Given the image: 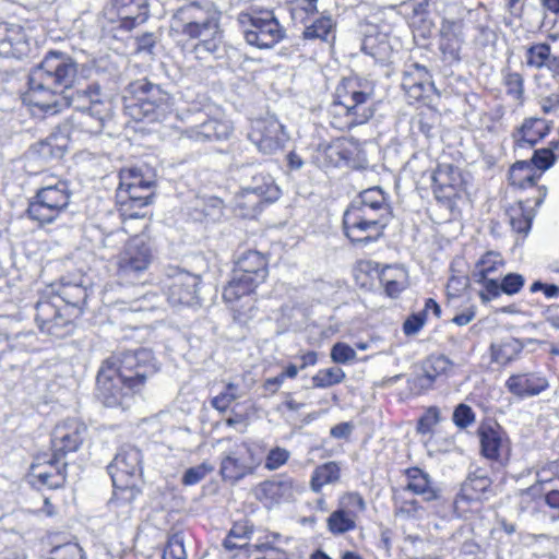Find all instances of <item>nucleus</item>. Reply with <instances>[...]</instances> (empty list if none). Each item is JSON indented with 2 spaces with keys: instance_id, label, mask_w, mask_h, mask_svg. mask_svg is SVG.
I'll use <instances>...</instances> for the list:
<instances>
[{
  "instance_id": "9",
  "label": "nucleus",
  "mask_w": 559,
  "mask_h": 559,
  "mask_svg": "<svg viewBox=\"0 0 559 559\" xmlns=\"http://www.w3.org/2000/svg\"><path fill=\"white\" fill-rule=\"evenodd\" d=\"M200 284L199 275L169 267L163 281V289L171 306L192 307L200 304Z\"/></svg>"
},
{
  "instance_id": "52",
  "label": "nucleus",
  "mask_w": 559,
  "mask_h": 559,
  "mask_svg": "<svg viewBox=\"0 0 559 559\" xmlns=\"http://www.w3.org/2000/svg\"><path fill=\"white\" fill-rule=\"evenodd\" d=\"M163 559H187L182 533L177 532L169 536L163 551Z\"/></svg>"
},
{
  "instance_id": "22",
  "label": "nucleus",
  "mask_w": 559,
  "mask_h": 559,
  "mask_svg": "<svg viewBox=\"0 0 559 559\" xmlns=\"http://www.w3.org/2000/svg\"><path fill=\"white\" fill-rule=\"evenodd\" d=\"M31 51L26 29L15 23H0V56L21 59Z\"/></svg>"
},
{
  "instance_id": "5",
  "label": "nucleus",
  "mask_w": 559,
  "mask_h": 559,
  "mask_svg": "<svg viewBox=\"0 0 559 559\" xmlns=\"http://www.w3.org/2000/svg\"><path fill=\"white\" fill-rule=\"evenodd\" d=\"M124 112L134 121H163L173 110V98L147 79L136 80L126 88Z\"/></svg>"
},
{
  "instance_id": "11",
  "label": "nucleus",
  "mask_w": 559,
  "mask_h": 559,
  "mask_svg": "<svg viewBox=\"0 0 559 559\" xmlns=\"http://www.w3.org/2000/svg\"><path fill=\"white\" fill-rule=\"evenodd\" d=\"M148 16L147 0H107L103 8V17L124 32L144 24Z\"/></svg>"
},
{
  "instance_id": "29",
  "label": "nucleus",
  "mask_w": 559,
  "mask_h": 559,
  "mask_svg": "<svg viewBox=\"0 0 559 559\" xmlns=\"http://www.w3.org/2000/svg\"><path fill=\"white\" fill-rule=\"evenodd\" d=\"M433 193L438 200H451L460 182L459 169L450 164L439 165L432 176Z\"/></svg>"
},
{
  "instance_id": "20",
  "label": "nucleus",
  "mask_w": 559,
  "mask_h": 559,
  "mask_svg": "<svg viewBox=\"0 0 559 559\" xmlns=\"http://www.w3.org/2000/svg\"><path fill=\"white\" fill-rule=\"evenodd\" d=\"M141 461L142 455L139 449L132 445L121 447L107 466L111 481L136 480V476L142 473Z\"/></svg>"
},
{
  "instance_id": "33",
  "label": "nucleus",
  "mask_w": 559,
  "mask_h": 559,
  "mask_svg": "<svg viewBox=\"0 0 559 559\" xmlns=\"http://www.w3.org/2000/svg\"><path fill=\"white\" fill-rule=\"evenodd\" d=\"M525 278L518 273H508L499 283L498 280L486 282V293H480L483 301H489L500 296L501 293L512 296L518 294L524 286Z\"/></svg>"
},
{
  "instance_id": "40",
  "label": "nucleus",
  "mask_w": 559,
  "mask_h": 559,
  "mask_svg": "<svg viewBox=\"0 0 559 559\" xmlns=\"http://www.w3.org/2000/svg\"><path fill=\"white\" fill-rule=\"evenodd\" d=\"M334 27L335 24L331 16H320L305 25L301 38L308 41L332 43L335 39Z\"/></svg>"
},
{
  "instance_id": "43",
  "label": "nucleus",
  "mask_w": 559,
  "mask_h": 559,
  "mask_svg": "<svg viewBox=\"0 0 559 559\" xmlns=\"http://www.w3.org/2000/svg\"><path fill=\"white\" fill-rule=\"evenodd\" d=\"M361 51L372 57L377 62L384 63L391 55V46L384 34H368L361 43Z\"/></svg>"
},
{
  "instance_id": "54",
  "label": "nucleus",
  "mask_w": 559,
  "mask_h": 559,
  "mask_svg": "<svg viewBox=\"0 0 559 559\" xmlns=\"http://www.w3.org/2000/svg\"><path fill=\"white\" fill-rule=\"evenodd\" d=\"M441 420L440 409L437 406H430L427 411L419 417L416 426V431L420 435L431 433L433 427L438 425Z\"/></svg>"
},
{
  "instance_id": "31",
  "label": "nucleus",
  "mask_w": 559,
  "mask_h": 559,
  "mask_svg": "<svg viewBox=\"0 0 559 559\" xmlns=\"http://www.w3.org/2000/svg\"><path fill=\"white\" fill-rule=\"evenodd\" d=\"M233 131L227 121L207 119L204 122L186 130L187 138L195 142L219 141L228 139Z\"/></svg>"
},
{
  "instance_id": "26",
  "label": "nucleus",
  "mask_w": 559,
  "mask_h": 559,
  "mask_svg": "<svg viewBox=\"0 0 559 559\" xmlns=\"http://www.w3.org/2000/svg\"><path fill=\"white\" fill-rule=\"evenodd\" d=\"M548 385V380L536 372L512 374L506 381L508 391L519 399L536 396Z\"/></svg>"
},
{
  "instance_id": "27",
  "label": "nucleus",
  "mask_w": 559,
  "mask_h": 559,
  "mask_svg": "<svg viewBox=\"0 0 559 559\" xmlns=\"http://www.w3.org/2000/svg\"><path fill=\"white\" fill-rule=\"evenodd\" d=\"M406 477L408 483L405 490L421 496L427 502L441 500V489L428 473L418 467H412L406 471Z\"/></svg>"
},
{
  "instance_id": "23",
  "label": "nucleus",
  "mask_w": 559,
  "mask_h": 559,
  "mask_svg": "<svg viewBox=\"0 0 559 559\" xmlns=\"http://www.w3.org/2000/svg\"><path fill=\"white\" fill-rule=\"evenodd\" d=\"M67 467L68 463L66 461L57 463L52 455L45 465H31L28 481L32 486H36L38 488H62L67 481Z\"/></svg>"
},
{
  "instance_id": "7",
  "label": "nucleus",
  "mask_w": 559,
  "mask_h": 559,
  "mask_svg": "<svg viewBox=\"0 0 559 559\" xmlns=\"http://www.w3.org/2000/svg\"><path fill=\"white\" fill-rule=\"evenodd\" d=\"M237 21L246 43L259 49L274 47L286 35L285 28L272 11L240 12Z\"/></svg>"
},
{
  "instance_id": "8",
  "label": "nucleus",
  "mask_w": 559,
  "mask_h": 559,
  "mask_svg": "<svg viewBox=\"0 0 559 559\" xmlns=\"http://www.w3.org/2000/svg\"><path fill=\"white\" fill-rule=\"evenodd\" d=\"M71 198L69 185L64 180H56L53 186H43L29 199L26 215L40 226L53 223L63 213Z\"/></svg>"
},
{
  "instance_id": "39",
  "label": "nucleus",
  "mask_w": 559,
  "mask_h": 559,
  "mask_svg": "<svg viewBox=\"0 0 559 559\" xmlns=\"http://www.w3.org/2000/svg\"><path fill=\"white\" fill-rule=\"evenodd\" d=\"M177 15L182 25H191L221 17L219 12L211 3L200 4L198 2H190L181 7Z\"/></svg>"
},
{
  "instance_id": "49",
  "label": "nucleus",
  "mask_w": 559,
  "mask_h": 559,
  "mask_svg": "<svg viewBox=\"0 0 559 559\" xmlns=\"http://www.w3.org/2000/svg\"><path fill=\"white\" fill-rule=\"evenodd\" d=\"M5 342L12 350L32 352L38 348L37 337L33 331L20 332L12 336H7Z\"/></svg>"
},
{
  "instance_id": "46",
  "label": "nucleus",
  "mask_w": 559,
  "mask_h": 559,
  "mask_svg": "<svg viewBox=\"0 0 559 559\" xmlns=\"http://www.w3.org/2000/svg\"><path fill=\"white\" fill-rule=\"evenodd\" d=\"M507 214L509 215L510 225L514 231L524 235L530 231L535 214L526 210L524 202L520 201L516 205L511 206Z\"/></svg>"
},
{
  "instance_id": "6",
  "label": "nucleus",
  "mask_w": 559,
  "mask_h": 559,
  "mask_svg": "<svg viewBox=\"0 0 559 559\" xmlns=\"http://www.w3.org/2000/svg\"><path fill=\"white\" fill-rule=\"evenodd\" d=\"M373 86L361 80H348L336 88L333 108L344 115V128L350 130L368 122L373 114Z\"/></svg>"
},
{
  "instance_id": "60",
  "label": "nucleus",
  "mask_w": 559,
  "mask_h": 559,
  "mask_svg": "<svg viewBox=\"0 0 559 559\" xmlns=\"http://www.w3.org/2000/svg\"><path fill=\"white\" fill-rule=\"evenodd\" d=\"M290 453L284 448L275 447L266 455L264 467L275 471L283 466L289 459Z\"/></svg>"
},
{
  "instance_id": "12",
  "label": "nucleus",
  "mask_w": 559,
  "mask_h": 559,
  "mask_svg": "<svg viewBox=\"0 0 559 559\" xmlns=\"http://www.w3.org/2000/svg\"><path fill=\"white\" fill-rule=\"evenodd\" d=\"M261 460L254 450L247 443L236 445L224 453L221 460L219 473L223 480L236 484L248 475L254 473Z\"/></svg>"
},
{
  "instance_id": "41",
  "label": "nucleus",
  "mask_w": 559,
  "mask_h": 559,
  "mask_svg": "<svg viewBox=\"0 0 559 559\" xmlns=\"http://www.w3.org/2000/svg\"><path fill=\"white\" fill-rule=\"evenodd\" d=\"M263 203H266L265 199L240 188V191L234 198L233 207L236 215L242 218H253L261 212Z\"/></svg>"
},
{
  "instance_id": "17",
  "label": "nucleus",
  "mask_w": 559,
  "mask_h": 559,
  "mask_svg": "<svg viewBox=\"0 0 559 559\" xmlns=\"http://www.w3.org/2000/svg\"><path fill=\"white\" fill-rule=\"evenodd\" d=\"M557 156L552 148L535 150L531 160H518L510 169L509 180L512 186L521 189L534 187L542 174H531L532 165L540 171L548 170L556 162Z\"/></svg>"
},
{
  "instance_id": "35",
  "label": "nucleus",
  "mask_w": 559,
  "mask_h": 559,
  "mask_svg": "<svg viewBox=\"0 0 559 559\" xmlns=\"http://www.w3.org/2000/svg\"><path fill=\"white\" fill-rule=\"evenodd\" d=\"M264 281H255L254 277L234 270L231 280L224 288L223 298L226 302H234L240 297L252 293Z\"/></svg>"
},
{
  "instance_id": "44",
  "label": "nucleus",
  "mask_w": 559,
  "mask_h": 559,
  "mask_svg": "<svg viewBox=\"0 0 559 559\" xmlns=\"http://www.w3.org/2000/svg\"><path fill=\"white\" fill-rule=\"evenodd\" d=\"M522 350L523 344L521 341L512 337L490 346L492 361L500 365L513 361Z\"/></svg>"
},
{
  "instance_id": "18",
  "label": "nucleus",
  "mask_w": 559,
  "mask_h": 559,
  "mask_svg": "<svg viewBox=\"0 0 559 559\" xmlns=\"http://www.w3.org/2000/svg\"><path fill=\"white\" fill-rule=\"evenodd\" d=\"M304 487L286 475H278L258 485L255 497L266 507L293 501Z\"/></svg>"
},
{
  "instance_id": "19",
  "label": "nucleus",
  "mask_w": 559,
  "mask_h": 559,
  "mask_svg": "<svg viewBox=\"0 0 559 559\" xmlns=\"http://www.w3.org/2000/svg\"><path fill=\"white\" fill-rule=\"evenodd\" d=\"M248 138L263 154H274L286 141L284 126L275 119L257 121Z\"/></svg>"
},
{
  "instance_id": "48",
  "label": "nucleus",
  "mask_w": 559,
  "mask_h": 559,
  "mask_svg": "<svg viewBox=\"0 0 559 559\" xmlns=\"http://www.w3.org/2000/svg\"><path fill=\"white\" fill-rule=\"evenodd\" d=\"M346 374L340 367H331L326 369H320L312 377L313 388H329L343 382Z\"/></svg>"
},
{
  "instance_id": "50",
  "label": "nucleus",
  "mask_w": 559,
  "mask_h": 559,
  "mask_svg": "<svg viewBox=\"0 0 559 559\" xmlns=\"http://www.w3.org/2000/svg\"><path fill=\"white\" fill-rule=\"evenodd\" d=\"M48 559H86L83 548L73 542L53 546L48 554Z\"/></svg>"
},
{
  "instance_id": "37",
  "label": "nucleus",
  "mask_w": 559,
  "mask_h": 559,
  "mask_svg": "<svg viewBox=\"0 0 559 559\" xmlns=\"http://www.w3.org/2000/svg\"><path fill=\"white\" fill-rule=\"evenodd\" d=\"M477 435L481 454L489 460H497L501 448L500 427L497 424L483 423L478 427Z\"/></svg>"
},
{
  "instance_id": "47",
  "label": "nucleus",
  "mask_w": 559,
  "mask_h": 559,
  "mask_svg": "<svg viewBox=\"0 0 559 559\" xmlns=\"http://www.w3.org/2000/svg\"><path fill=\"white\" fill-rule=\"evenodd\" d=\"M419 83H414L409 78L402 80V87L407 97L412 100H420L426 96L432 86L431 76L427 69H418Z\"/></svg>"
},
{
  "instance_id": "10",
  "label": "nucleus",
  "mask_w": 559,
  "mask_h": 559,
  "mask_svg": "<svg viewBox=\"0 0 559 559\" xmlns=\"http://www.w3.org/2000/svg\"><path fill=\"white\" fill-rule=\"evenodd\" d=\"M35 322L41 333L63 338L74 330V313L52 299H40L35 305Z\"/></svg>"
},
{
  "instance_id": "2",
  "label": "nucleus",
  "mask_w": 559,
  "mask_h": 559,
  "mask_svg": "<svg viewBox=\"0 0 559 559\" xmlns=\"http://www.w3.org/2000/svg\"><path fill=\"white\" fill-rule=\"evenodd\" d=\"M392 217L389 195L381 187L358 193L343 214V230L354 245L367 246L379 240Z\"/></svg>"
},
{
  "instance_id": "24",
  "label": "nucleus",
  "mask_w": 559,
  "mask_h": 559,
  "mask_svg": "<svg viewBox=\"0 0 559 559\" xmlns=\"http://www.w3.org/2000/svg\"><path fill=\"white\" fill-rule=\"evenodd\" d=\"M240 180L243 191L254 192V194L265 199L266 203L274 202L280 198L281 190L275 185L274 179L255 166L243 167Z\"/></svg>"
},
{
  "instance_id": "14",
  "label": "nucleus",
  "mask_w": 559,
  "mask_h": 559,
  "mask_svg": "<svg viewBox=\"0 0 559 559\" xmlns=\"http://www.w3.org/2000/svg\"><path fill=\"white\" fill-rule=\"evenodd\" d=\"M182 34L189 38L198 39L193 50L199 59H204L205 55H211L215 59L223 57L221 53L223 50V32L219 26V17L191 25H182Z\"/></svg>"
},
{
  "instance_id": "1",
  "label": "nucleus",
  "mask_w": 559,
  "mask_h": 559,
  "mask_svg": "<svg viewBox=\"0 0 559 559\" xmlns=\"http://www.w3.org/2000/svg\"><path fill=\"white\" fill-rule=\"evenodd\" d=\"M159 370L151 349L138 347L105 359L96 377V399L106 407L129 408L148 379Z\"/></svg>"
},
{
  "instance_id": "58",
  "label": "nucleus",
  "mask_w": 559,
  "mask_h": 559,
  "mask_svg": "<svg viewBox=\"0 0 559 559\" xmlns=\"http://www.w3.org/2000/svg\"><path fill=\"white\" fill-rule=\"evenodd\" d=\"M213 466L209 463H202L198 466L188 468L182 476V484L192 486L200 483L207 474L213 472Z\"/></svg>"
},
{
  "instance_id": "34",
  "label": "nucleus",
  "mask_w": 559,
  "mask_h": 559,
  "mask_svg": "<svg viewBox=\"0 0 559 559\" xmlns=\"http://www.w3.org/2000/svg\"><path fill=\"white\" fill-rule=\"evenodd\" d=\"M236 271L252 276L255 281H265L269 275L267 261L255 250H248L236 261Z\"/></svg>"
},
{
  "instance_id": "56",
  "label": "nucleus",
  "mask_w": 559,
  "mask_h": 559,
  "mask_svg": "<svg viewBox=\"0 0 559 559\" xmlns=\"http://www.w3.org/2000/svg\"><path fill=\"white\" fill-rule=\"evenodd\" d=\"M542 488L540 484H535L526 489H523L519 493V508L521 512L535 510V499L540 497Z\"/></svg>"
},
{
  "instance_id": "42",
  "label": "nucleus",
  "mask_w": 559,
  "mask_h": 559,
  "mask_svg": "<svg viewBox=\"0 0 559 559\" xmlns=\"http://www.w3.org/2000/svg\"><path fill=\"white\" fill-rule=\"evenodd\" d=\"M86 298L87 292L82 285H63L53 300L64 302L63 307H68L69 311L78 318L82 313Z\"/></svg>"
},
{
  "instance_id": "30",
  "label": "nucleus",
  "mask_w": 559,
  "mask_h": 559,
  "mask_svg": "<svg viewBox=\"0 0 559 559\" xmlns=\"http://www.w3.org/2000/svg\"><path fill=\"white\" fill-rule=\"evenodd\" d=\"M453 362L444 355H430L421 364L423 374L414 378V383L420 389H429L441 376H447Z\"/></svg>"
},
{
  "instance_id": "62",
  "label": "nucleus",
  "mask_w": 559,
  "mask_h": 559,
  "mask_svg": "<svg viewBox=\"0 0 559 559\" xmlns=\"http://www.w3.org/2000/svg\"><path fill=\"white\" fill-rule=\"evenodd\" d=\"M356 352L346 343L338 342L331 349V358L336 364H347L354 360Z\"/></svg>"
},
{
  "instance_id": "61",
  "label": "nucleus",
  "mask_w": 559,
  "mask_h": 559,
  "mask_svg": "<svg viewBox=\"0 0 559 559\" xmlns=\"http://www.w3.org/2000/svg\"><path fill=\"white\" fill-rule=\"evenodd\" d=\"M391 269L384 270L380 275V282L384 286L385 294L391 298H396L405 288L404 282L390 275Z\"/></svg>"
},
{
  "instance_id": "55",
  "label": "nucleus",
  "mask_w": 559,
  "mask_h": 559,
  "mask_svg": "<svg viewBox=\"0 0 559 559\" xmlns=\"http://www.w3.org/2000/svg\"><path fill=\"white\" fill-rule=\"evenodd\" d=\"M452 420L457 428L465 429L475 421V413L469 405L460 403L453 411Z\"/></svg>"
},
{
  "instance_id": "51",
  "label": "nucleus",
  "mask_w": 559,
  "mask_h": 559,
  "mask_svg": "<svg viewBox=\"0 0 559 559\" xmlns=\"http://www.w3.org/2000/svg\"><path fill=\"white\" fill-rule=\"evenodd\" d=\"M241 397L238 385L228 383L224 391L214 396L211 401L212 406L218 412H226L233 402Z\"/></svg>"
},
{
  "instance_id": "53",
  "label": "nucleus",
  "mask_w": 559,
  "mask_h": 559,
  "mask_svg": "<svg viewBox=\"0 0 559 559\" xmlns=\"http://www.w3.org/2000/svg\"><path fill=\"white\" fill-rule=\"evenodd\" d=\"M154 188L144 187L143 189L135 190L133 193H124V198L120 199L123 205H129L130 207L142 209L151 203L154 197Z\"/></svg>"
},
{
  "instance_id": "28",
  "label": "nucleus",
  "mask_w": 559,
  "mask_h": 559,
  "mask_svg": "<svg viewBox=\"0 0 559 559\" xmlns=\"http://www.w3.org/2000/svg\"><path fill=\"white\" fill-rule=\"evenodd\" d=\"M551 130L550 122L542 118H526L522 126L513 133L518 147H533L543 140Z\"/></svg>"
},
{
  "instance_id": "4",
  "label": "nucleus",
  "mask_w": 559,
  "mask_h": 559,
  "mask_svg": "<svg viewBox=\"0 0 559 559\" xmlns=\"http://www.w3.org/2000/svg\"><path fill=\"white\" fill-rule=\"evenodd\" d=\"M66 104L75 110V114L64 121L69 123L73 135L76 131L91 135L99 134L111 118L110 103L98 83L76 88L73 96H67Z\"/></svg>"
},
{
  "instance_id": "64",
  "label": "nucleus",
  "mask_w": 559,
  "mask_h": 559,
  "mask_svg": "<svg viewBox=\"0 0 559 559\" xmlns=\"http://www.w3.org/2000/svg\"><path fill=\"white\" fill-rule=\"evenodd\" d=\"M427 318L425 312L412 313L403 323V332L405 335H415L425 325Z\"/></svg>"
},
{
  "instance_id": "63",
  "label": "nucleus",
  "mask_w": 559,
  "mask_h": 559,
  "mask_svg": "<svg viewBox=\"0 0 559 559\" xmlns=\"http://www.w3.org/2000/svg\"><path fill=\"white\" fill-rule=\"evenodd\" d=\"M504 83L508 88V94L515 96L518 99L522 98L524 94L523 78L518 72H508L504 76Z\"/></svg>"
},
{
  "instance_id": "13",
  "label": "nucleus",
  "mask_w": 559,
  "mask_h": 559,
  "mask_svg": "<svg viewBox=\"0 0 559 559\" xmlns=\"http://www.w3.org/2000/svg\"><path fill=\"white\" fill-rule=\"evenodd\" d=\"M153 261L150 245L140 236L131 238L118 260V275L126 281L140 277Z\"/></svg>"
},
{
  "instance_id": "16",
  "label": "nucleus",
  "mask_w": 559,
  "mask_h": 559,
  "mask_svg": "<svg viewBox=\"0 0 559 559\" xmlns=\"http://www.w3.org/2000/svg\"><path fill=\"white\" fill-rule=\"evenodd\" d=\"M86 436V425L75 418L67 419L57 425L51 439L55 462L60 463L68 453L76 452Z\"/></svg>"
},
{
  "instance_id": "57",
  "label": "nucleus",
  "mask_w": 559,
  "mask_h": 559,
  "mask_svg": "<svg viewBox=\"0 0 559 559\" xmlns=\"http://www.w3.org/2000/svg\"><path fill=\"white\" fill-rule=\"evenodd\" d=\"M294 3L290 14L294 21L300 20V22H305V17L309 16L317 12V2L318 0H289Z\"/></svg>"
},
{
  "instance_id": "15",
  "label": "nucleus",
  "mask_w": 559,
  "mask_h": 559,
  "mask_svg": "<svg viewBox=\"0 0 559 559\" xmlns=\"http://www.w3.org/2000/svg\"><path fill=\"white\" fill-rule=\"evenodd\" d=\"M366 510V501L358 492H349L338 500V507L326 519V528L333 536L356 530L358 513Z\"/></svg>"
},
{
  "instance_id": "32",
  "label": "nucleus",
  "mask_w": 559,
  "mask_h": 559,
  "mask_svg": "<svg viewBox=\"0 0 559 559\" xmlns=\"http://www.w3.org/2000/svg\"><path fill=\"white\" fill-rule=\"evenodd\" d=\"M73 134L69 123L59 126L58 131L51 133L46 140L38 143V153L44 158L60 159L68 150V144Z\"/></svg>"
},
{
  "instance_id": "25",
  "label": "nucleus",
  "mask_w": 559,
  "mask_h": 559,
  "mask_svg": "<svg viewBox=\"0 0 559 559\" xmlns=\"http://www.w3.org/2000/svg\"><path fill=\"white\" fill-rule=\"evenodd\" d=\"M491 484L492 481L485 469L477 468L471 472L453 501L454 507L457 508L462 501L474 502L487 498V493L491 491Z\"/></svg>"
},
{
  "instance_id": "36",
  "label": "nucleus",
  "mask_w": 559,
  "mask_h": 559,
  "mask_svg": "<svg viewBox=\"0 0 559 559\" xmlns=\"http://www.w3.org/2000/svg\"><path fill=\"white\" fill-rule=\"evenodd\" d=\"M114 495L109 500V507L112 510L122 508V513L129 515L131 512V504L140 493L135 480L112 481Z\"/></svg>"
},
{
  "instance_id": "45",
  "label": "nucleus",
  "mask_w": 559,
  "mask_h": 559,
  "mask_svg": "<svg viewBox=\"0 0 559 559\" xmlns=\"http://www.w3.org/2000/svg\"><path fill=\"white\" fill-rule=\"evenodd\" d=\"M341 476V467L336 462H328L318 467L312 473L310 487L312 491L320 492L324 485L335 484Z\"/></svg>"
},
{
  "instance_id": "38",
  "label": "nucleus",
  "mask_w": 559,
  "mask_h": 559,
  "mask_svg": "<svg viewBox=\"0 0 559 559\" xmlns=\"http://www.w3.org/2000/svg\"><path fill=\"white\" fill-rule=\"evenodd\" d=\"M146 186L147 188H154L155 180L151 177H145L142 168L124 169L120 173V185L117 195L119 199H123L124 193H134L135 190L143 189Z\"/></svg>"
},
{
  "instance_id": "3",
  "label": "nucleus",
  "mask_w": 559,
  "mask_h": 559,
  "mask_svg": "<svg viewBox=\"0 0 559 559\" xmlns=\"http://www.w3.org/2000/svg\"><path fill=\"white\" fill-rule=\"evenodd\" d=\"M78 78V62L68 53L49 50L28 76L31 95L38 106H49L51 96H60L67 103V96H73Z\"/></svg>"
},
{
  "instance_id": "21",
  "label": "nucleus",
  "mask_w": 559,
  "mask_h": 559,
  "mask_svg": "<svg viewBox=\"0 0 559 559\" xmlns=\"http://www.w3.org/2000/svg\"><path fill=\"white\" fill-rule=\"evenodd\" d=\"M465 22L463 19H443L440 26V50L449 63L461 60V48L465 41Z\"/></svg>"
},
{
  "instance_id": "59",
  "label": "nucleus",
  "mask_w": 559,
  "mask_h": 559,
  "mask_svg": "<svg viewBox=\"0 0 559 559\" xmlns=\"http://www.w3.org/2000/svg\"><path fill=\"white\" fill-rule=\"evenodd\" d=\"M550 46L548 44H539L528 48L527 50V64L540 68L549 58Z\"/></svg>"
}]
</instances>
